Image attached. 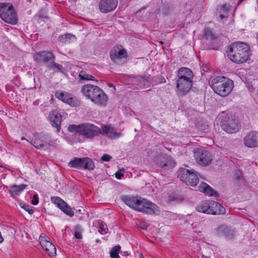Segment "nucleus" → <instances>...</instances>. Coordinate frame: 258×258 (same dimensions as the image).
<instances>
[{
	"label": "nucleus",
	"instance_id": "obj_1",
	"mask_svg": "<svg viewBox=\"0 0 258 258\" xmlns=\"http://www.w3.org/2000/svg\"><path fill=\"white\" fill-rule=\"evenodd\" d=\"M122 201L131 208L150 215H159V207L145 199L132 196H123Z\"/></svg>",
	"mask_w": 258,
	"mask_h": 258
},
{
	"label": "nucleus",
	"instance_id": "obj_2",
	"mask_svg": "<svg viewBox=\"0 0 258 258\" xmlns=\"http://www.w3.org/2000/svg\"><path fill=\"white\" fill-rule=\"evenodd\" d=\"M227 53L228 57L237 63L245 62L249 56L247 45L241 42L232 43L229 46Z\"/></svg>",
	"mask_w": 258,
	"mask_h": 258
},
{
	"label": "nucleus",
	"instance_id": "obj_3",
	"mask_svg": "<svg viewBox=\"0 0 258 258\" xmlns=\"http://www.w3.org/2000/svg\"><path fill=\"white\" fill-rule=\"evenodd\" d=\"M176 88L179 94L184 95L190 90L192 85L193 73L188 68H181L177 73Z\"/></svg>",
	"mask_w": 258,
	"mask_h": 258
},
{
	"label": "nucleus",
	"instance_id": "obj_4",
	"mask_svg": "<svg viewBox=\"0 0 258 258\" xmlns=\"http://www.w3.org/2000/svg\"><path fill=\"white\" fill-rule=\"evenodd\" d=\"M211 87L215 93L222 97H226L232 91L233 81L224 76H217L211 82Z\"/></svg>",
	"mask_w": 258,
	"mask_h": 258
},
{
	"label": "nucleus",
	"instance_id": "obj_5",
	"mask_svg": "<svg viewBox=\"0 0 258 258\" xmlns=\"http://www.w3.org/2000/svg\"><path fill=\"white\" fill-rule=\"evenodd\" d=\"M68 130L71 132L79 133L87 138H92L100 134L101 129L91 123H84L78 125H70Z\"/></svg>",
	"mask_w": 258,
	"mask_h": 258
},
{
	"label": "nucleus",
	"instance_id": "obj_6",
	"mask_svg": "<svg viewBox=\"0 0 258 258\" xmlns=\"http://www.w3.org/2000/svg\"><path fill=\"white\" fill-rule=\"evenodd\" d=\"M178 177L186 185L192 186H196L199 180L197 173L193 169L180 168L178 171Z\"/></svg>",
	"mask_w": 258,
	"mask_h": 258
},
{
	"label": "nucleus",
	"instance_id": "obj_7",
	"mask_svg": "<svg viewBox=\"0 0 258 258\" xmlns=\"http://www.w3.org/2000/svg\"><path fill=\"white\" fill-rule=\"evenodd\" d=\"M0 17L6 22L15 24L17 22L16 13L10 4H0Z\"/></svg>",
	"mask_w": 258,
	"mask_h": 258
},
{
	"label": "nucleus",
	"instance_id": "obj_8",
	"mask_svg": "<svg viewBox=\"0 0 258 258\" xmlns=\"http://www.w3.org/2000/svg\"><path fill=\"white\" fill-rule=\"evenodd\" d=\"M220 125L225 132L229 134L238 132L240 127L238 120L232 116L223 117L221 120Z\"/></svg>",
	"mask_w": 258,
	"mask_h": 258
},
{
	"label": "nucleus",
	"instance_id": "obj_9",
	"mask_svg": "<svg viewBox=\"0 0 258 258\" xmlns=\"http://www.w3.org/2000/svg\"><path fill=\"white\" fill-rule=\"evenodd\" d=\"M194 156L197 163L201 166L210 165L213 158L210 153L202 148H197L194 151Z\"/></svg>",
	"mask_w": 258,
	"mask_h": 258
},
{
	"label": "nucleus",
	"instance_id": "obj_10",
	"mask_svg": "<svg viewBox=\"0 0 258 258\" xmlns=\"http://www.w3.org/2000/svg\"><path fill=\"white\" fill-rule=\"evenodd\" d=\"M69 164L71 167L89 170L93 169L95 167L93 161L89 158H74Z\"/></svg>",
	"mask_w": 258,
	"mask_h": 258
},
{
	"label": "nucleus",
	"instance_id": "obj_11",
	"mask_svg": "<svg viewBox=\"0 0 258 258\" xmlns=\"http://www.w3.org/2000/svg\"><path fill=\"white\" fill-rule=\"evenodd\" d=\"M155 163L165 169H170L174 167L175 163L172 158L166 155L161 154L155 158Z\"/></svg>",
	"mask_w": 258,
	"mask_h": 258
},
{
	"label": "nucleus",
	"instance_id": "obj_12",
	"mask_svg": "<svg viewBox=\"0 0 258 258\" xmlns=\"http://www.w3.org/2000/svg\"><path fill=\"white\" fill-rule=\"evenodd\" d=\"M51 201L54 204L56 205L57 207L59 208L61 211H62L65 214L71 217L74 216V212L73 211L72 208L61 198L55 197H52Z\"/></svg>",
	"mask_w": 258,
	"mask_h": 258
},
{
	"label": "nucleus",
	"instance_id": "obj_13",
	"mask_svg": "<svg viewBox=\"0 0 258 258\" xmlns=\"http://www.w3.org/2000/svg\"><path fill=\"white\" fill-rule=\"evenodd\" d=\"M99 88L97 86L87 84L81 87V91L86 98L92 101Z\"/></svg>",
	"mask_w": 258,
	"mask_h": 258
},
{
	"label": "nucleus",
	"instance_id": "obj_14",
	"mask_svg": "<svg viewBox=\"0 0 258 258\" xmlns=\"http://www.w3.org/2000/svg\"><path fill=\"white\" fill-rule=\"evenodd\" d=\"M110 56L111 59L115 62H118V60L127 56V53L122 47L117 46L114 47L110 51Z\"/></svg>",
	"mask_w": 258,
	"mask_h": 258
},
{
	"label": "nucleus",
	"instance_id": "obj_15",
	"mask_svg": "<svg viewBox=\"0 0 258 258\" xmlns=\"http://www.w3.org/2000/svg\"><path fill=\"white\" fill-rule=\"evenodd\" d=\"M117 5V0H101L99 9L102 13H106L114 10Z\"/></svg>",
	"mask_w": 258,
	"mask_h": 258
},
{
	"label": "nucleus",
	"instance_id": "obj_16",
	"mask_svg": "<svg viewBox=\"0 0 258 258\" xmlns=\"http://www.w3.org/2000/svg\"><path fill=\"white\" fill-rule=\"evenodd\" d=\"M54 57L52 52L45 51L39 52L34 55L35 60L39 63L46 64L52 60Z\"/></svg>",
	"mask_w": 258,
	"mask_h": 258
},
{
	"label": "nucleus",
	"instance_id": "obj_17",
	"mask_svg": "<svg viewBox=\"0 0 258 258\" xmlns=\"http://www.w3.org/2000/svg\"><path fill=\"white\" fill-rule=\"evenodd\" d=\"M107 100V95L102 89L99 88L91 101L99 106H105Z\"/></svg>",
	"mask_w": 258,
	"mask_h": 258
},
{
	"label": "nucleus",
	"instance_id": "obj_18",
	"mask_svg": "<svg viewBox=\"0 0 258 258\" xmlns=\"http://www.w3.org/2000/svg\"><path fill=\"white\" fill-rule=\"evenodd\" d=\"M244 145L249 148L258 147V132H251L244 138Z\"/></svg>",
	"mask_w": 258,
	"mask_h": 258
},
{
	"label": "nucleus",
	"instance_id": "obj_19",
	"mask_svg": "<svg viewBox=\"0 0 258 258\" xmlns=\"http://www.w3.org/2000/svg\"><path fill=\"white\" fill-rule=\"evenodd\" d=\"M55 96L58 99L70 105L71 106H76L78 105L77 100L75 98L72 97L69 93L65 92H56Z\"/></svg>",
	"mask_w": 258,
	"mask_h": 258
},
{
	"label": "nucleus",
	"instance_id": "obj_20",
	"mask_svg": "<svg viewBox=\"0 0 258 258\" xmlns=\"http://www.w3.org/2000/svg\"><path fill=\"white\" fill-rule=\"evenodd\" d=\"M49 117L52 126L56 128L57 132H59L61 122V115L56 111H52L49 113Z\"/></svg>",
	"mask_w": 258,
	"mask_h": 258
},
{
	"label": "nucleus",
	"instance_id": "obj_21",
	"mask_svg": "<svg viewBox=\"0 0 258 258\" xmlns=\"http://www.w3.org/2000/svg\"><path fill=\"white\" fill-rule=\"evenodd\" d=\"M100 134L105 135L111 139H116L121 136V132H117L116 130L110 126L104 125L102 126Z\"/></svg>",
	"mask_w": 258,
	"mask_h": 258
},
{
	"label": "nucleus",
	"instance_id": "obj_22",
	"mask_svg": "<svg viewBox=\"0 0 258 258\" xmlns=\"http://www.w3.org/2000/svg\"><path fill=\"white\" fill-rule=\"evenodd\" d=\"M216 233L219 236H224L228 238H232L234 235L233 231L224 225H221L216 230Z\"/></svg>",
	"mask_w": 258,
	"mask_h": 258
},
{
	"label": "nucleus",
	"instance_id": "obj_23",
	"mask_svg": "<svg viewBox=\"0 0 258 258\" xmlns=\"http://www.w3.org/2000/svg\"><path fill=\"white\" fill-rule=\"evenodd\" d=\"M212 202V200L203 201L196 207V210L199 212L210 214Z\"/></svg>",
	"mask_w": 258,
	"mask_h": 258
},
{
	"label": "nucleus",
	"instance_id": "obj_24",
	"mask_svg": "<svg viewBox=\"0 0 258 258\" xmlns=\"http://www.w3.org/2000/svg\"><path fill=\"white\" fill-rule=\"evenodd\" d=\"M210 215L224 214L226 213L225 209L219 203L212 201Z\"/></svg>",
	"mask_w": 258,
	"mask_h": 258
},
{
	"label": "nucleus",
	"instance_id": "obj_25",
	"mask_svg": "<svg viewBox=\"0 0 258 258\" xmlns=\"http://www.w3.org/2000/svg\"><path fill=\"white\" fill-rule=\"evenodd\" d=\"M199 190L209 196H217L218 194L205 182H202L199 186Z\"/></svg>",
	"mask_w": 258,
	"mask_h": 258
},
{
	"label": "nucleus",
	"instance_id": "obj_26",
	"mask_svg": "<svg viewBox=\"0 0 258 258\" xmlns=\"http://www.w3.org/2000/svg\"><path fill=\"white\" fill-rule=\"evenodd\" d=\"M42 244L41 245L42 247L46 251L50 256H55L56 254L55 246L52 243L50 240L44 242L42 241Z\"/></svg>",
	"mask_w": 258,
	"mask_h": 258
},
{
	"label": "nucleus",
	"instance_id": "obj_27",
	"mask_svg": "<svg viewBox=\"0 0 258 258\" xmlns=\"http://www.w3.org/2000/svg\"><path fill=\"white\" fill-rule=\"evenodd\" d=\"M229 11V6L227 4H224L218 7L216 14L217 16H219L221 19H223L228 17Z\"/></svg>",
	"mask_w": 258,
	"mask_h": 258
},
{
	"label": "nucleus",
	"instance_id": "obj_28",
	"mask_svg": "<svg viewBox=\"0 0 258 258\" xmlns=\"http://www.w3.org/2000/svg\"><path fill=\"white\" fill-rule=\"evenodd\" d=\"M145 153L147 154V156L154 158L153 160H154L156 157L159 156L161 154V150L160 148L154 147L150 149H147L145 150Z\"/></svg>",
	"mask_w": 258,
	"mask_h": 258
},
{
	"label": "nucleus",
	"instance_id": "obj_29",
	"mask_svg": "<svg viewBox=\"0 0 258 258\" xmlns=\"http://www.w3.org/2000/svg\"><path fill=\"white\" fill-rule=\"evenodd\" d=\"M46 137L40 135L36 138L33 143L34 146L37 149L41 148L44 147L46 142L45 141Z\"/></svg>",
	"mask_w": 258,
	"mask_h": 258
},
{
	"label": "nucleus",
	"instance_id": "obj_30",
	"mask_svg": "<svg viewBox=\"0 0 258 258\" xmlns=\"http://www.w3.org/2000/svg\"><path fill=\"white\" fill-rule=\"evenodd\" d=\"M26 186V185L22 184L19 185H13L10 187L9 190L12 195H17L23 190Z\"/></svg>",
	"mask_w": 258,
	"mask_h": 258
},
{
	"label": "nucleus",
	"instance_id": "obj_31",
	"mask_svg": "<svg viewBox=\"0 0 258 258\" xmlns=\"http://www.w3.org/2000/svg\"><path fill=\"white\" fill-rule=\"evenodd\" d=\"M75 36L71 34L62 35L59 37V41L62 43H68L75 40Z\"/></svg>",
	"mask_w": 258,
	"mask_h": 258
},
{
	"label": "nucleus",
	"instance_id": "obj_32",
	"mask_svg": "<svg viewBox=\"0 0 258 258\" xmlns=\"http://www.w3.org/2000/svg\"><path fill=\"white\" fill-rule=\"evenodd\" d=\"M79 78L80 80H87V81H94L96 82H98V81L95 79L94 77L92 75L87 74L85 71H82L79 73Z\"/></svg>",
	"mask_w": 258,
	"mask_h": 258
},
{
	"label": "nucleus",
	"instance_id": "obj_33",
	"mask_svg": "<svg viewBox=\"0 0 258 258\" xmlns=\"http://www.w3.org/2000/svg\"><path fill=\"white\" fill-rule=\"evenodd\" d=\"M98 232L101 234H105L108 231V228L106 224L102 221L98 222Z\"/></svg>",
	"mask_w": 258,
	"mask_h": 258
},
{
	"label": "nucleus",
	"instance_id": "obj_34",
	"mask_svg": "<svg viewBox=\"0 0 258 258\" xmlns=\"http://www.w3.org/2000/svg\"><path fill=\"white\" fill-rule=\"evenodd\" d=\"M145 79L141 76L133 77L131 79V81L133 83L134 85H136L138 86H141L145 84Z\"/></svg>",
	"mask_w": 258,
	"mask_h": 258
},
{
	"label": "nucleus",
	"instance_id": "obj_35",
	"mask_svg": "<svg viewBox=\"0 0 258 258\" xmlns=\"http://www.w3.org/2000/svg\"><path fill=\"white\" fill-rule=\"evenodd\" d=\"M120 248L121 247L119 245L114 246L110 252L111 257L120 258L119 256L118 255V253L120 250Z\"/></svg>",
	"mask_w": 258,
	"mask_h": 258
},
{
	"label": "nucleus",
	"instance_id": "obj_36",
	"mask_svg": "<svg viewBox=\"0 0 258 258\" xmlns=\"http://www.w3.org/2000/svg\"><path fill=\"white\" fill-rule=\"evenodd\" d=\"M82 229L79 225H77L75 229V236L77 239L82 238Z\"/></svg>",
	"mask_w": 258,
	"mask_h": 258
},
{
	"label": "nucleus",
	"instance_id": "obj_37",
	"mask_svg": "<svg viewBox=\"0 0 258 258\" xmlns=\"http://www.w3.org/2000/svg\"><path fill=\"white\" fill-rule=\"evenodd\" d=\"M204 35L207 39H212L214 38V35L212 31L209 28H206L205 29Z\"/></svg>",
	"mask_w": 258,
	"mask_h": 258
},
{
	"label": "nucleus",
	"instance_id": "obj_38",
	"mask_svg": "<svg viewBox=\"0 0 258 258\" xmlns=\"http://www.w3.org/2000/svg\"><path fill=\"white\" fill-rule=\"evenodd\" d=\"M50 240V238L48 237L45 234L42 233L39 238V241L40 245L42 244V241L47 242Z\"/></svg>",
	"mask_w": 258,
	"mask_h": 258
},
{
	"label": "nucleus",
	"instance_id": "obj_39",
	"mask_svg": "<svg viewBox=\"0 0 258 258\" xmlns=\"http://www.w3.org/2000/svg\"><path fill=\"white\" fill-rule=\"evenodd\" d=\"M49 67L52 69L56 70L57 71L61 70L62 69V67L56 62L52 61L49 64Z\"/></svg>",
	"mask_w": 258,
	"mask_h": 258
},
{
	"label": "nucleus",
	"instance_id": "obj_40",
	"mask_svg": "<svg viewBox=\"0 0 258 258\" xmlns=\"http://www.w3.org/2000/svg\"><path fill=\"white\" fill-rule=\"evenodd\" d=\"M234 177L236 180H241L242 178V172L240 170H236L234 171Z\"/></svg>",
	"mask_w": 258,
	"mask_h": 258
},
{
	"label": "nucleus",
	"instance_id": "obj_41",
	"mask_svg": "<svg viewBox=\"0 0 258 258\" xmlns=\"http://www.w3.org/2000/svg\"><path fill=\"white\" fill-rule=\"evenodd\" d=\"M21 207L28 212L30 214H32L34 213V210L28 205H24L22 206Z\"/></svg>",
	"mask_w": 258,
	"mask_h": 258
},
{
	"label": "nucleus",
	"instance_id": "obj_42",
	"mask_svg": "<svg viewBox=\"0 0 258 258\" xmlns=\"http://www.w3.org/2000/svg\"><path fill=\"white\" fill-rule=\"evenodd\" d=\"M111 159L112 157L110 155L107 154H104L101 157V160L102 161L106 162L109 161Z\"/></svg>",
	"mask_w": 258,
	"mask_h": 258
},
{
	"label": "nucleus",
	"instance_id": "obj_43",
	"mask_svg": "<svg viewBox=\"0 0 258 258\" xmlns=\"http://www.w3.org/2000/svg\"><path fill=\"white\" fill-rule=\"evenodd\" d=\"M31 202L32 204L34 205H36L38 203V199L37 198V195H34L33 196Z\"/></svg>",
	"mask_w": 258,
	"mask_h": 258
},
{
	"label": "nucleus",
	"instance_id": "obj_44",
	"mask_svg": "<svg viewBox=\"0 0 258 258\" xmlns=\"http://www.w3.org/2000/svg\"><path fill=\"white\" fill-rule=\"evenodd\" d=\"M123 176V174L119 171L116 172L115 177L117 179H121V178Z\"/></svg>",
	"mask_w": 258,
	"mask_h": 258
},
{
	"label": "nucleus",
	"instance_id": "obj_45",
	"mask_svg": "<svg viewBox=\"0 0 258 258\" xmlns=\"http://www.w3.org/2000/svg\"><path fill=\"white\" fill-rule=\"evenodd\" d=\"M4 241V238L2 235L1 232H0V243H1Z\"/></svg>",
	"mask_w": 258,
	"mask_h": 258
},
{
	"label": "nucleus",
	"instance_id": "obj_46",
	"mask_svg": "<svg viewBox=\"0 0 258 258\" xmlns=\"http://www.w3.org/2000/svg\"><path fill=\"white\" fill-rule=\"evenodd\" d=\"M147 227H148V226H147V225H144L143 226H140V228L143 230H146V229H147Z\"/></svg>",
	"mask_w": 258,
	"mask_h": 258
},
{
	"label": "nucleus",
	"instance_id": "obj_47",
	"mask_svg": "<svg viewBox=\"0 0 258 258\" xmlns=\"http://www.w3.org/2000/svg\"><path fill=\"white\" fill-rule=\"evenodd\" d=\"M123 255H128V253L127 251L122 252Z\"/></svg>",
	"mask_w": 258,
	"mask_h": 258
},
{
	"label": "nucleus",
	"instance_id": "obj_48",
	"mask_svg": "<svg viewBox=\"0 0 258 258\" xmlns=\"http://www.w3.org/2000/svg\"><path fill=\"white\" fill-rule=\"evenodd\" d=\"M21 140H26V139L25 138V137H22L21 138Z\"/></svg>",
	"mask_w": 258,
	"mask_h": 258
},
{
	"label": "nucleus",
	"instance_id": "obj_49",
	"mask_svg": "<svg viewBox=\"0 0 258 258\" xmlns=\"http://www.w3.org/2000/svg\"><path fill=\"white\" fill-rule=\"evenodd\" d=\"M244 0H239L238 2V4H240L242 2H243Z\"/></svg>",
	"mask_w": 258,
	"mask_h": 258
},
{
	"label": "nucleus",
	"instance_id": "obj_50",
	"mask_svg": "<svg viewBox=\"0 0 258 258\" xmlns=\"http://www.w3.org/2000/svg\"><path fill=\"white\" fill-rule=\"evenodd\" d=\"M120 171H124V169H123V168H122V169H120Z\"/></svg>",
	"mask_w": 258,
	"mask_h": 258
}]
</instances>
